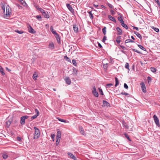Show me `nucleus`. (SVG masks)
<instances>
[{
  "mask_svg": "<svg viewBox=\"0 0 160 160\" xmlns=\"http://www.w3.org/2000/svg\"><path fill=\"white\" fill-rule=\"evenodd\" d=\"M11 13V9L9 6L8 5L6 7V13L4 15V18H9Z\"/></svg>",
  "mask_w": 160,
  "mask_h": 160,
  "instance_id": "obj_1",
  "label": "nucleus"
},
{
  "mask_svg": "<svg viewBox=\"0 0 160 160\" xmlns=\"http://www.w3.org/2000/svg\"><path fill=\"white\" fill-rule=\"evenodd\" d=\"M35 129V133L34 138L38 139L40 135V132L39 129L36 127H34Z\"/></svg>",
  "mask_w": 160,
  "mask_h": 160,
  "instance_id": "obj_2",
  "label": "nucleus"
},
{
  "mask_svg": "<svg viewBox=\"0 0 160 160\" xmlns=\"http://www.w3.org/2000/svg\"><path fill=\"white\" fill-rule=\"evenodd\" d=\"M153 118L156 125L158 127H160V125L159 122V119L157 116L155 115H154L153 116Z\"/></svg>",
  "mask_w": 160,
  "mask_h": 160,
  "instance_id": "obj_3",
  "label": "nucleus"
},
{
  "mask_svg": "<svg viewBox=\"0 0 160 160\" xmlns=\"http://www.w3.org/2000/svg\"><path fill=\"white\" fill-rule=\"evenodd\" d=\"M29 118L28 116H24L21 118L20 123L22 125H24L25 123V120L28 119Z\"/></svg>",
  "mask_w": 160,
  "mask_h": 160,
  "instance_id": "obj_4",
  "label": "nucleus"
},
{
  "mask_svg": "<svg viewBox=\"0 0 160 160\" xmlns=\"http://www.w3.org/2000/svg\"><path fill=\"white\" fill-rule=\"evenodd\" d=\"M92 93L96 97H97L98 96V92L96 91V89L95 86H93L92 88Z\"/></svg>",
  "mask_w": 160,
  "mask_h": 160,
  "instance_id": "obj_5",
  "label": "nucleus"
},
{
  "mask_svg": "<svg viewBox=\"0 0 160 160\" xmlns=\"http://www.w3.org/2000/svg\"><path fill=\"white\" fill-rule=\"evenodd\" d=\"M121 41H116V42H115V43L116 45L118 46L121 48L125 50L126 49V48L125 47H124L123 45L120 44V43L121 42Z\"/></svg>",
  "mask_w": 160,
  "mask_h": 160,
  "instance_id": "obj_6",
  "label": "nucleus"
},
{
  "mask_svg": "<svg viewBox=\"0 0 160 160\" xmlns=\"http://www.w3.org/2000/svg\"><path fill=\"white\" fill-rule=\"evenodd\" d=\"M140 85L141 86L143 92L144 93L146 92L147 91L146 90V86L145 84L143 82H142L140 83Z\"/></svg>",
  "mask_w": 160,
  "mask_h": 160,
  "instance_id": "obj_7",
  "label": "nucleus"
},
{
  "mask_svg": "<svg viewBox=\"0 0 160 160\" xmlns=\"http://www.w3.org/2000/svg\"><path fill=\"white\" fill-rule=\"evenodd\" d=\"M61 137V132L60 131L58 130H57V135L56 137V139L59 140L60 141V138Z\"/></svg>",
  "mask_w": 160,
  "mask_h": 160,
  "instance_id": "obj_8",
  "label": "nucleus"
},
{
  "mask_svg": "<svg viewBox=\"0 0 160 160\" xmlns=\"http://www.w3.org/2000/svg\"><path fill=\"white\" fill-rule=\"evenodd\" d=\"M28 30L29 32L31 33H34L35 32L34 30L29 25H28Z\"/></svg>",
  "mask_w": 160,
  "mask_h": 160,
  "instance_id": "obj_9",
  "label": "nucleus"
},
{
  "mask_svg": "<svg viewBox=\"0 0 160 160\" xmlns=\"http://www.w3.org/2000/svg\"><path fill=\"white\" fill-rule=\"evenodd\" d=\"M48 48L51 50L54 49L55 48L53 42H50L48 45Z\"/></svg>",
  "mask_w": 160,
  "mask_h": 160,
  "instance_id": "obj_10",
  "label": "nucleus"
},
{
  "mask_svg": "<svg viewBox=\"0 0 160 160\" xmlns=\"http://www.w3.org/2000/svg\"><path fill=\"white\" fill-rule=\"evenodd\" d=\"M66 83L70 85L71 83V81L69 77H67L64 79Z\"/></svg>",
  "mask_w": 160,
  "mask_h": 160,
  "instance_id": "obj_11",
  "label": "nucleus"
},
{
  "mask_svg": "<svg viewBox=\"0 0 160 160\" xmlns=\"http://www.w3.org/2000/svg\"><path fill=\"white\" fill-rule=\"evenodd\" d=\"M42 14L43 16L45 18H48L49 17V15L48 14V13L47 12L44 11L42 13Z\"/></svg>",
  "mask_w": 160,
  "mask_h": 160,
  "instance_id": "obj_12",
  "label": "nucleus"
},
{
  "mask_svg": "<svg viewBox=\"0 0 160 160\" xmlns=\"http://www.w3.org/2000/svg\"><path fill=\"white\" fill-rule=\"evenodd\" d=\"M67 6L68 9L72 12H74V9L72 8L71 6L69 4H66Z\"/></svg>",
  "mask_w": 160,
  "mask_h": 160,
  "instance_id": "obj_13",
  "label": "nucleus"
},
{
  "mask_svg": "<svg viewBox=\"0 0 160 160\" xmlns=\"http://www.w3.org/2000/svg\"><path fill=\"white\" fill-rule=\"evenodd\" d=\"M68 154L69 157H70V158H72L74 160H76L77 158H76L72 153L68 152Z\"/></svg>",
  "mask_w": 160,
  "mask_h": 160,
  "instance_id": "obj_14",
  "label": "nucleus"
},
{
  "mask_svg": "<svg viewBox=\"0 0 160 160\" xmlns=\"http://www.w3.org/2000/svg\"><path fill=\"white\" fill-rule=\"evenodd\" d=\"M102 103L104 106H107V107H110V104L106 101L103 100L102 101Z\"/></svg>",
  "mask_w": 160,
  "mask_h": 160,
  "instance_id": "obj_15",
  "label": "nucleus"
},
{
  "mask_svg": "<svg viewBox=\"0 0 160 160\" xmlns=\"http://www.w3.org/2000/svg\"><path fill=\"white\" fill-rule=\"evenodd\" d=\"M79 130L80 133L82 135H84V130L82 126H79Z\"/></svg>",
  "mask_w": 160,
  "mask_h": 160,
  "instance_id": "obj_16",
  "label": "nucleus"
},
{
  "mask_svg": "<svg viewBox=\"0 0 160 160\" xmlns=\"http://www.w3.org/2000/svg\"><path fill=\"white\" fill-rule=\"evenodd\" d=\"M78 70L74 68H73V73L72 74L75 76H76L77 74Z\"/></svg>",
  "mask_w": 160,
  "mask_h": 160,
  "instance_id": "obj_17",
  "label": "nucleus"
},
{
  "mask_svg": "<svg viewBox=\"0 0 160 160\" xmlns=\"http://www.w3.org/2000/svg\"><path fill=\"white\" fill-rule=\"evenodd\" d=\"M108 18L110 20L114 22H116V20L115 18L113 17L110 15H108Z\"/></svg>",
  "mask_w": 160,
  "mask_h": 160,
  "instance_id": "obj_18",
  "label": "nucleus"
},
{
  "mask_svg": "<svg viewBox=\"0 0 160 160\" xmlns=\"http://www.w3.org/2000/svg\"><path fill=\"white\" fill-rule=\"evenodd\" d=\"M73 28L74 31L77 32L78 31V28L76 25H73Z\"/></svg>",
  "mask_w": 160,
  "mask_h": 160,
  "instance_id": "obj_19",
  "label": "nucleus"
},
{
  "mask_svg": "<svg viewBox=\"0 0 160 160\" xmlns=\"http://www.w3.org/2000/svg\"><path fill=\"white\" fill-rule=\"evenodd\" d=\"M116 30L119 34L121 35L122 34V31L119 27H117L116 28Z\"/></svg>",
  "mask_w": 160,
  "mask_h": 160,
  "instance_id": "obj_20",
  "label": "nucleus"
},
{
  "mask_svg": "<svg viewBox=\"0 0 160 160\" xmlns=\"http://www.w3.org/2000/svg\"><path fill=\"white\" fill-rule=\"evenodd\" d=\"M115 86L116 87L119 84V82L118 80V79L116 77H115Z\"/></svg>",
  "mask_w": 160,
  "mask_h": 160,
  "instance_id": "obj_21",
  "label": "nucleus"
},
{
  "mask_svg": "<svg viewBox=\"0 0 160 160\" xmlns=\"http://www.w3.org/2000/svg\"><path fill=\"white\" fill-rule=\"evenodd\" d=\"M0 72L2 75L4 76L5 75V73L4 72L3 69L1 66H0Z\"/></svg>",
  "mask_w": 160,
  "mask_h": 160,
  "instance_id": "obj_22",
  "label": "nucleus"
},
{
  "mask_svg": "<svg viewBox=\"0 0 160 160\" xmlns=\"http://www.w3.org/2000/svg\"><path fill=\"white\" fill-rule=\"evenodd\" d=\"M50 30H51V31L52 32V33H53V34H56V31H55V30L53 28V27L52 26H51V27H50Z\"/></svg>",
  "mask_w": 160,
  "mask_h": 160,
  "instance_id": "obj_23",
  "label": "nucleus"
},
{
  "mask_svg": "<svg viewBox=\"0 0 160 160\" xmlns=\"http://www.w3.org/2000/svg\"><path fill=\"white\" fill-rule=\"evenodd\" d=\"M2 157L4 159H6L8 158V156L6 153H2Z\"/></svg>",
  "mask_w": 160,
  "mask_h": 160,
  "instance_id": "obj_24",
  "label": "nucleus"
},
{
  "mask_svg": "<svg viewBox=\"0 0 160 160\" xmlns=\"http://www.w3.org/2000/svg\"><path fill=\"white\" fill-rule=\"evenodd\" d=\"M122 26L124 28H126L127 29H128V26L127 25L125 24L124 23V22H122L121 23Z\"/></svg>",
  "mask_w": 160,
  "mask_h": 160,
  "instance_id": "obj_25",
  "label": "nucleus"
},
{
  "mask_svg": "<svg viewBox=\"0 0 160 160\" xmlns=\"http://www.w3.org/2000/svg\"><path fill=\"white\" fill-rule=\"evenodd\" d=\"M122 124L123 125V127H125L126 129H128L129 127L128 126L127 124L125 122H123Z\"/></svg>",
  "mask_w": 160,
  "mask_h": 160,
  "instance_id": "obj_26",
  "label": "nucleus"
},
{
  "mask_svg": "<svg viewBox=\"0 0 160 160\" xmlns=\"http://www.w3.org/2000/svg\"><path fill=\"white\" fill-rule=\"evenodd\" d=\"M151 28L152 29H153L155 30V31L157 32H158L159 31V29L153 26H152L151 27Z\"/></svg>",
  "mask_w": 160,
  "mask_h": 160,
  "instance_id": "obj_27",
  "label": "nucleus"
},
{
  "mask_svg": "<svg viewBox=\"0 0 160 160\" xmlns=\"http://www.w3.org/2000/svg\"><path fill=\"white\" fill-rule=\"evenodd\" d=\"M118 19L121 23L124 22L122 18V16H120L119 17H118Z\"/></svg>",
  "mask_w": 160,
  "mask_h": 160,
  "instance_id": "obj_28",
  "label": "nucleus"
},
{
  "mask_svg": "<svg viewBox=\"0 0 160 160\" xmlns=\"http://www.w3.org/2000/svg\"><path fill=\"white\" fill-rule=\"evenodd\" d=\"M88 13L89 14V17L91 19H92L93 17V14L92 13L91 11H89V12H88Z\"/></svg>",
  "mask_w": 160,
  "mask_h": 160,
  "instance_id": "obj_29",
  "label": "nucleus"
},
{
  "mask_svg": "<svg viewBox=\"0 0 160 160\" xmlns=\"http://www.w3.org/2000/svg\"><path fill=\"white\" fill-rule=\"evenodd\" d=\"M125 68L127 69L129 71L130 69L129 68V64L126 62L125 65Z\"/></svg>",
  "mask_w": 160,
  "mask_h": 160,
  "instance_id": "obj_30",
  "label": "nucleus"
},
{
  "mask_svg": "<svg viewBox=\"0 0 160 160\" xmlns=\"http://www.w3.org/2000/svg\"><path fill=\"white\" fill-rule=\"evenodd\" d=\"M150 69H151V71L153 72H156V69L155 68H153V67H151Z\"/></svg>",
  "mask_w": 160,
  "mask_h": 160,
  "instance_id": "obj_31",
  "label": "nucleus"
},
{
  "mask_svg": "<svg viewBox=\"0 0 160 160\" xmlns=\"http://www.w3.org/2000/svg\"><path fill=\"white\" fill-rule=\"evenodd\" d=\"M72 62L73 64L75 66H76L77 65V63L76 62V60L75 59H73L72 61Z\"/></svg>",
  "mask_w": 160,
  "mask_h": 160,
  "instance_id": "obj_32",
  "label": "nucleus"
},
{
  "mask_svg": "<svg viewBox=\"0 0 160 160\" xmlns=\"http://www.w3.org/2000/svg\"><path fill=\"white\" fill-rule=\"evenodd\" d=\"M138 46L143 51H145L146 49L142 45H138Z\"/></svg>",
  "mask_w": 160,
  "mask_h": 160,
  "instance_id": "obj_33",
  "label": "nucleus"
},
{
  "mask_svg": "<svg viewBox=\"0 0 160 160\" xmlns=\"http://www.w3.org/2000/svg\"><path fill=\"white\" fill-rule=\"evenodd\" d=\"M20 2L22 5H23V6H25L26 5V3L23 0H20Z\"/></svg>",
  "mask_w": 160,
  "mask_h": 160,
  "instance_id": "obj_34",
  "label": "nucleus"
},
{
  "mask_svg": "<svg viewBox=\"0 0 160 160\" xmlns=\"http://www.w3.org/2000/svg\"><path fill=\"white\" fill-rule=\"evenodd\" d=\"M106 28L105 27L102 29V31L104 35H105L106 34Z\"/></svg>",
  "mask_w": 160,
  "mask_h": 160,
  "instance_id": "obj_35",
  "label": "nucleus"
},
{
  "mask_svg": "<svg viewBox=\"0 0 160 160\" xmlns=\"http://www.w3.org/2000/svg\"><path fill=\"white\" fill-rule=\"evenodd\" d=\"M113 85V84L112 83H108L106 84V87L107 88H109L111 86Z\"/></svg>",
  "mask_w": 160,
  "mask_h": 160,
  "instance_id": "obj_36",
  "label": "nucleus"
},
{
  "mask_svg": "<svg viewBox=\"0 0 160 160\" xmlns=\"http://www.w3.org/2000/svg\"><path fill=\"white\" fill-rule=\"evenodd\" d=\"M15 31L19 34H22L23 33V32L22 30L19 31L18 30H15Z\"/></svg>",
  "mask_w": 160,
  "mask_h": 160,
  "instance_id": "obj_37",
  "label": "nucleus"
},
{
  "mask_svg": "<svg viewBox=\"0 0 160 160\" xmlns=\"http://www.w3.org/2000/svg\"><path fill=\"white\" fill-rule=\"evenodd\" d=\"M64 59L67 61L68 62H70V58L68 57L67 56H66L64 57Z\"/></svg>",
  "mask_w": 160,
  "mask_h": 160,
  "instance_id": "obj_38",
  "label": "nucleus"
},
{
  "mask_svg": "<svg viewBox=\"0 0 160 160\" xmlns=\"http://www.w3.org/2000/svg\"><path fill=\"white\" fill-rule=\"evenodd\" d=\"M6 123L7 127H8L11 124V122L9 121H7Z\"/></svg>",
  "mask_w": 160,
  "mask_h": 160,
  "instance_id": "obj_39",
  "label": "nucleus"
},
{
  "mask_svg": "<svg viewBox=\"0 0 160 160\" xmlns=\"http://www.w3.org/2000/svg\"><path fill=\"white\" fill-rule=\"evenodd\" d=\"M124 135L125 137L128 139V140H129L130 141H131V140L130 139L129 136H128V134L125 133L124 134Z\"/></svg>",
  "mask_w": 160,
  "mask_h": 160,
  "instance_id": "obj_40",
  "label": "nucleus"
},
{
  "mask_svg": "<svg viewBox=\"0 0 160 160\" xmlns=\"http://www.w3.org/2000/svg\"><path fill=\"white\" fill-rule=\"evenodd\" d=\"M38 116V115H36V114H35L31 118V120H33V119L36 118Z\"/></svg>",
  "mask_w": 160,
  "mask_h": 160,
  "instance_id": "obj_41",
  "label": "nucleus"
},
{
  "mask_svg": "<svg viewBox=\"0 0 160 160\" xmlns=\"http://www.w3.org/2000/svg\"><path fill=\"white\" fill-rule=\"evenodd\" d=\"M135 34L137 35V36L140 38H142L141 36L138 32H136L135 33Z\"/></svg>",
  "mask_w": 160,
  "mask_h": 160,
  "instance_id": "obj_42",
  "label": "nucleus"
},
{
  "mask_svg": "<svg viewBox=\"0 0 160 160\" xmlns=\"http://www.w3.org/2000/svg\"><path fill=\"white\" fill-rule=\"evenodd\" d=\"M132 51H133L134 52H137L138 53H140V54L141 53L140 52H139L138 50H136L135 49L132 48Z\"/></svg>",
  "mask_w": 160,
  "mask_h": 160,
  "instance_id": "obj_43",
  "label": "nucleus"
},
{
  "mask_svg": "<svg viewBox=\"0 0 160 160\" xmlns=\"http://www.w3.org/2000/svg\"><path fill=\"white\" fill-rule=\"evenodd\" d=\"M147 80L148 81V83H149L151 82L152 78L150 77H148Z\"/></svg>",
  "mask_w": 160,
  "mask_h": 160,
  "instance_id": "obj_44",
  "label": "nucleus"
},
{
  "mask_svg": "<svg viewBox=\"0 0 160 160\" xmlns=\"http://www.w3.org/2000/svg\"><path fill=\"white\" fill-rule=\"evenodd\" d=\"M98 89H99V92H100V94L101 95H103V92L102 90L101 89H100V88H99Z\"/></svg>",
  "mask_w": 160,
  "mask_h": 160,
  "instance_id": "obj_45",
  "label": "nucleus"
},
{
  "mask_svg": "<svg viewBox=\"0 0 160 160\" xmlns=\"http://www.w3.org/2000/svg\"><path fill=\"white\" fill-rule=\"evenodd\" d=\"M103 67L104 69H107L108 68L107 64H103Z\"/></svg>",
  "mask_w": 160,
  "mask_h": 160,
  "instance_id": "obj_46",
  "label": "nucleus"
},
{
  "mask_svg": "<svg viewBox=\"0 0 160 160\" xmlns=\"http://www.w3.org/2000/svg\"><path fill=\"white\" fill-rule=\"evenodd\" d=\"M121 94H122V95H125V96H127V95H129V94L127 93H126V92H122L121 93Z\"/></svg>",
  "mask_w": 160,
  "mask_h": 160,
  "instance_id": "obj_47",
  "label": "nucleus"
},
{
  "mask_svg": "<svg viewBox=\"0 0 160 160\" xmlns=\"http://www.w3.org/2000/svg\"><path fill=\"white\" fill-rule=\"evenodd\" d=\"M35 112L36 113V115H38V116L39 115V112L38 110L37 109H36L35 110Z\"/></svg>",
  "mask_w": 160,
  "mask_h": 160,
  "instance_id": "obj_48",
  "label": "nucleus"
},
{
  "mask_svg": "<svg viewBox=\"0 0 160 160\" xmlns=\"http://www.w3.org/2000/svg\"><path fill=\"white\" fill-rule=\"evenodd\" d=\"M57 118L60 121H61L62 122H66V120H65L62 119H60V118Z\"/></svg>",
  "mask_w": 160,
  "mask_h": 160,
  "instance_id": "obj_49",
  "label": "nucleus"
},
{
  "mask_svg": "<svg viewBox=\"0 0 160 160\" xmlns=\"http://www.w3.org/2000/svg\"><path fill=\"white\" fill-rule=\"evenodd\" d=\"M124 88L126 89H128V85L125 83L124 84Z\"/></svg>",
  "mask_w": 160,
  "mask_h": 160,
  "instance_id": "obj_50",
  "label": "nucleus"
},
{
  "mask_svg": "<svg viewBox=\"0 0 160 160\" xmlns=\"http://www.w3.org/2000/svg\"><path fill=\"white\" fill-rule=\"evenodd\" d=\"M110 12H111V14L112 15H113L115 14V11L112 10H111Z\"/></svg>",
  "mask_w": 160,
  "mask_h": 160,
  "instance_id": "obj_51",
  "label": "nucleus"
},
{
  "mask_svg": "<svg viewBox=\"0 0 160 160\" xmlns=\"http://www.w3.org/2000/svg\"><path fill=\"white\" fill-rule=\"evenodd\" d=\"M155 1L157 2L158 5L160 7V2L158 0H155Z\"/></svg>",
  "mask_w": 160,
  "mask_h": 160,
  "instance_id": "obj_52",
  "label": "nucleus"
},
{
  "mask_svg": "<svg viewBox=\"0 0 160 160\" xmlns=\"http://www.w3.org/2000/svg\"><path fill=\"white\" fill-rule=\"evenodd\" d=\"M37 76L36 75H35V74H33V79L34 80H36V78H37Z\"/></svg>",
  "mask_w": 160,
  "mask_h": 160,
  "instance_id": "obj_53",
  "label": "nucleus"
},
{
  "mask_svg": "<svg viewBox=\"0 0 160 160\" xmlns=\"http://www.w3.org/2000/svg\"><path fill=\"white\" fill-rule=\"evenodd\" d=\"M54 35H55L57 40H58V39L59 38V35H58L57 33H56V34H55Z\"/></svg>",
  "mask_w": 160,
  "mask_h": 160,
  "instance_id": "obj_54",
  "label": "nucleus"
},
{
  "mask_svg": "<svg viewBox=\"0 0 160 160\" xmlns=\"http://www.w3.org/2000/svg\"><path fill=\"white\" fill-rule=\"evenodd\" d=\"M36 17L38 19H41L42 18L40 15H37L36 16Z\"/></svg>",
  "mask_w": 160,
  "mask_h": 160,
  "instance_id": "obj_55",
  "label": "nucleus"
},
{
  "mask_svg": "<svg viewBox=\"0 0 160 160\" xmlns=\"http://www.w3.org/2000/svg\"><path fill=\"white\" fill-rule=\"evenodd\" d=\"M2 8L3 10V12H4L5 13V6H4L3 5V6H2Z\"/></svg>",
  "mask_w": 160,
  "mask_h": 160,
  "instance_id": "obj_56",
  "label": "nucleus"
},
{
  "mask_svg": "<svg viewBox=\"0 0 160 160\" xmlns=\"http://www.w3.org/2000/svg\"><path fill=\"white\" fill-rule=\"evenodd\" d=\"M127 41H125V43H128V42H134L133 41H132V40H131V41H127V42H126Z\"/></svg>",
  "mask_w": 160,
  "mask_h": 160,
  "instance_id": "obj_57",
  "label": "nucleus"
},
{
  "mask_svg": "<svg viewBox=\"0 0 160 160\" xmlns=\"http://www.w3.org/2000/svg\"><path fill=\"white\" fill-rule=\"evenodd\" d=\"M38 9L42 13L44 11L41 8H39Z\"/></svg>",
  "mask_w": 160,
  "mask_h": 160,
  "instance_id": "obj_58",
  "label": "nucleus"
},
{
  "mask_svg": "<svg viewBox=\"0 0 160 160\" xmlns=\"http://www.w3.org/2000/svg\"><path fill=\"white\" fill-rule=\"evenodd\" d=\"M120 51L121 52H122V53L124 54H126V51H124L123 50H120Z\"/></svg>",
  "mask_w": 160,
  "mask_h": 160,
  "instance_id": "obj_59",
  "label": "nucleus"
},
{
  "mask_svg": "<svg viewBox=\"0 0 160 160\" xmlns=\"http://www.w3.org/2000/svg\"><path fill=\"white\" fill-rule=\"evenodd\" d=\"M17 140L19 141H20L21 140V138L20 137H18L17 138Z\"/></svg>",
  "mask_w": 160,
  "mask_h": 160,
  "instance_id": "obj_60",
  "label": "nucleus"
},
{
  "mask_svg": "<svg viewBox=\"0 0 160 160\" xmlns=\"http://www.w3.org/2000/svg\"><path fill=\"white\" fill-rule=\"evenodd\" d=\"M98 47L100 48H102V46L99 43H98Z\"/></svg>",
  "mask_w": 160,
  "mask_h": 160,
  "instance_id": "obj_61",
  "label": "nucleus"
},
{
  "mask_svg": "<svg viewBox=\"0 0 160 160\" xmlns=\"http://www.w3.org/2000/svg\"><path fill=\"white\" fill-rule=\"evenodd\" d=\"M133 29H136V30L138 31V27H134Z\"/></svg>",
  "mask_w": 160,
  "mask_h": 160,
  "instance_id": "obj_62",
  "label": "nucleus"
},
{
  "mask_svg": "<svg viewBox=\"0 0 160 160\" xmlns=\"http://www.w3.org/2000/svg\"><path fill=\"white\" fill-rule=\"evenodd\" d=\"M106 39H107V37L106 36H104L103 39H102V40H106Z\"/></svg>",
  "mask_w": 160,
  "mask_h": 160,
  "instance_id": "obj_63",
  "label": "nucleus"
},
{
  "mask_svg": "<svg viewBox=\"0 0 160 160\" xmlns=\"http://www.w3.org/2000/svg\"><path fill=\"white\" fill-rule=\"evenodd\" d=\"M6 69L9 72L11 71V70L9 69L8 68V67H6Z\"/></svg>",
  "mask_w": 160,
  "mask_h": 160,
  "instance_id": "obj_64",
  "label": "nucleus"
}]
</instances>
